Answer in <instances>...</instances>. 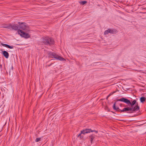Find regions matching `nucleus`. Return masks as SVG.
<instances>
[{
    "instance_id": "obj_1",
    "label": "nucleus",
    "mask_w": 146,
    "mask_h": 146,
    "mask_svg": "<svg viewBox=\"0 0 146 146\" xmlns=\"http://www.w3.org/2000/svg\"><path fill=\"white\" fill-rule=\"evenodd\" d=\"M116 102H115L113 106V108L119 112H124L125 111L126 113H133L134 112L136 111V110L138 108V107H134V108H133L132 107H127L124 108L122 110L120 109L118 107H116Z\"/></svg>"
},
{
    "instance_id": "obj_2",
    "label": "nucleus",
    "mask_w": 146,
    "mask_h": 146,
    "mask_svg": "<svg viewBox=\"0 0 146 146\" xmlns=\"http://www.w3.org/2000/svg\"><path fill=\"white\" fill-rule=\"evenodd\" d=\"M42 41L45 44L52 45L54 44L53 40L49 37L42 38Z\"/></svg>"
},
{
    "instance_id": "obj_3",
    "label": "nucleus",
    "mask_w": 146,
    "mask_h": 146,
    "mask_svg": "<svg viewBox=\"0 0 146 146\" xmlns=\"http://www.w3.org/2000/svg\"><path fill=\"white\" fill-rule=\"evenodd\" d=\"M48 56L51 58H54L57 60H59L61 61L65 60V59L64 58L58 55L54 52H50L48 53Z\"/></svg>"
},
{
    "instance_id": "obj_4",
    "label": "nucleus",
    "mask_w": 146,
    "mask_h": 146,
    "mask_svg": "<svg viewBox=\"0 0 146 146\" xmlns=\"http://www.w3.org/2000/svg\"><path fill=\"white\" fill-rule=\"evenodd\" d=\"M20 28L22 30L26 32H28L30 31L29 26L26 23H22L19 26Z\"/></svg>"
},
{
    "instance_id": "obj_5",
    "label": "nucleus",
    "mask_w": 146,
    "mask_h": 146,
    "mask_svg": "<svg viewBox=\"0 0 146 146\" xmlns=\"http://www.w3.org/2000/svg\"><path fill=\"white\" fill-rule=\"evenodd\" d=\"M18 33L21 36L25 38H28L30 37V35L26 33L21 30H18Z\"/></svg>"
},
{
    "instance_id": "obj_6",
    "label": "nucleus",
    "mask_w": 146,
    "mask_h": 146,
    "mask_svg": "<svg viewBox=\"0 0 146 146\" xmlns=\"http://www.w3.org/2000/svg\"><path fill=\"white\" fill-rule=\"evenodd\" d=\"M129 105H131V107L132 108V109L134 108V107H138V108L136 110V111L139 110V107L138 106V103L137 102L136 100H134L131 102V104Z\"/></svg>"
},
{
    "instance_id": "obj_7",
    "label": "nucleus",
    "mask_w": 146,
    "mask_h": 146,
    "mask_svg": "<svg viewBox=\"0 0 146 146\" xmlns=\"http://www.w3.org/2000/svg\"><path fill=\"white\" fill-rule=\"evenodd\" d=\"M91 131V129H86L84 130H83L81 131V133L78 135V137H80V138H83V136L81 135L82 134H85V133H90Z\"/></svg>"
},
{
    "instance_id": "obj_8",
    "label": "nucleus",
    "mask_w": 146,
    "mask_h": 146,
    "mask_svg": "<svg viewBox=\"0 0 146 146\" xmlns=\"http://www.w3.org/2000/svg\"><path fill=\"white\" fill-rule=\"evenodd\" d=\"M117 101L123 102L128 105H129L130 104H131V102L129 100L124 98L118 99L117 100Z\"/></svg>"
},
{
    "instance_id": "obj_9",
    "label": "nucleus",
    "mask_w": 146,
    "mask_h": 146,
    "mask_svg": "<svg viewBox=\"0 0 146 146\" xmlns=\"http://www.w3.org/2000/svg\"><path fill=\"white\" fill-rule=\"evenodd\" d=\"M114 32H115V31L113 30L108 29V30L105 31L104 33V35H106L108 34L109 33H110L112 34H113L114 33Z\"/></svg>"
},
{
    "instance_id": "obj_10",
    "label": "nucleus",
    "mask_w": 146,
    "mask_h": 146,
    "mask_svg": "<svg viewBox=\"0 0 146 146\" xmlns=\"http://www.w3.org/2000/svg\"><path fill=\"white\" fill-rule=\"evenodd\" d=\"M10 30H17L18 29V27L17 25L15 24L12 25L11 24Z\"/></svg>"
},
{
    "instance_id": "obj_11",
    "label": "nucleus",
    "mask_w": 146,
    "mask_h": 146,
    "mask_svg": "<svg viewBox=\"0 0 146 146\" xmlns=\"http://www.w3.org/2000/svg\"><path fill=\"white\" fill-rule=\"evenodd\" d=\"M2 54L4 56L7 58L9 56V54L6 51H3L2 52Z\"/></svg>"
},
{
    "instance_id": "obj_12",
    "label": "nucleus",
    "mask_w": 146,
    "mask_h": 146,
    "mask_svg": "<svg viewBox=\"0 0 146 146\" xmlns=\"http://www.w3.org/2000/svg\"><path fill=\"white\" fill-rule=\"evenodd\" d=\"M1 45L3 46L6 47L10 49H12L13 48V46H11L7 44L1 43Z\"/></svg>"
},
{
    "instance_id": "obj_13",
    "label": "nucleus",
    "mask_w": 146,
    "mask_h": 146,
    "mask_svg": "<svg viewBox=\"0 0 146 146\" xmlns=\"http://www.w3.org/2000/svg\"><path fill=\"white\" fill-rule=\"evenodd\" d=\"M11 24H9L7 25H4L3 27L4 28H7L9 29H10Z\"/></svg>"
},
{
    "instance_id": "obj_14",
    "label": "nucleus",
    "mask_w": 146,
    "mask_h": 146,
    "mask_svg": "<svg viewBox=\"0 0 146 146\" xmlns=\"http://www.w3.org/2000/svg\"><path fill=\"white\" fill-rule=\"evenodd\" d=\"M146 98L144 97H142L140 98V100L141 102H143L145 101Z\"/></svg>"
},
{
    "instance_id": "obj_15",
    "label": "nucleus",
    "mask_w": 146,
    "mask_h": 146,
    "mask_svg": "<svg viewBox=\"0 0 146 146\" xmlns=\"http://www.w3.org/2000/svg\"><path fill=\"white\" fill-rule=\"evenodd\" d=\"M90 140L91 143H92V142L94 139V137L93 135H91L90 136Z\"/></svg>"
},
{
    "instance_id": "obj_16",
    "label": "nucleus",
    "mask_w": 146,
    "mask_h": 146,
    "mask_svg": "<svg viewBox=\"0 0 146 146\" xmlns=\"http://www.w3.org/2000/svg\"><path fill=\"white\" fill-rule=\"evenodd\" d=\"M79 3L81 4L84 5L86 3H87V1H80Z\"/></svg>"
},
{
    "instance_id": "obj_17",
    "label": "nucleus",
    "mask_w": 146,
    "mask_h": 146,
    "mask_svg": "<svg viewBox=\"0 0 146 146\" xmlns=\"http://www.w3.org/2000/svg\"><path fill=\"white\" fill-rule=\"evenodd\" d=\"M40 139H41V138H37L36 139L35 141L36 142H38L39 141H40Z\"/></svg>"
},
{
    "instance_id": "obj_18",
    "label": "nucleus",
    "mask_w": 146,
    "mask_h": 146,
    "mask_svg": "<svg viewBox=\"0 0 146 146\" xmlns=\"http://www.w3.org/2000/svg\"><path fill=\"white\" fill-rule=\"evenodd\" d=\"M10 68L11 69V71H12L13 70V66L12 65H11L10 66Z\"/></svg>"
},
{
    "instance_id": "obj_19",
    "label": "nucleus",
    "mask_w": 146,
    "mask_h": 146,
    "mask_svg": "<svg viewBox=\"0 0 146 146\" xmlns=\"http://www.w3.org/2000/svg\"><path fill=\"white\" fill-rule=\"evenodd\" d=\"M114 93V92H113L112 93H110V94H109L107 97V99L108 98V97H109L111 95V94H112L113 93Z\"/></svg>"
},
{
    "instance_id": "obj_20",
    "label": "nucleus",
    "mask_w": 146,
    "mask_h": 146,
    "mask_svg": "<svg viewBox=\"0 0 146 146\" xmlns=\"http://www.w3.org/2000/svg\"><path fill=\"white\" fill-rule=\"evenodd\" d=\"M90 132H95L96 133H98V131H95V130L92 131L91 130V131H90Z\"/></svg>"
},
{
    "instance_id": "obj_21",
    "label": "nucleus",
    "mask_w": 146,
    "mask_h": 146,
    "mask_svg": "<svg viewBox=\"0 0 146 146\" xmlns=\"http://www.w3.org/2000/svg\"><path fill=\"white\" fill-rule=\"evenodd\" d=\"M121 104L120 105L121 106Z\"/></svg>"
}]
</instances>
